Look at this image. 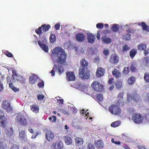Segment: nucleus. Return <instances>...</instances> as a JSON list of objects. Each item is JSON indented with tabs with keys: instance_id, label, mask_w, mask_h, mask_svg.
Instances as JSON below:
<instances>
[{
	"instance_id": "nucleus-1",
	"label": "nucleus",
	"mask_w": 149,
	"mask_h": 149,
	"mask_svg": "<svg viewBox=\"0 0 149 149\" xmlns=\"http://www.w3.org/2000/svg\"><path fill=\"white\" fill-rule=\"evenodd\" d=\"M67 54L64 49L60 47H56L53 50L51 57L57 63L63 64L66 61Z\"/></svg>"
},
{
	"instance_id": "nucleus-2",
	"label": "nucleus",
	"mask_w": 149,
	"mask_h": 149,
	"mask_svg": "<svg viewBox=\"0 0 149 149\" xmlns=\"http://www.w3.org/2000/svg\"><path fill=\"white\" fill-rule=\"evenodd\" d=\"M51 28L49 24L46 25V24H44L41 25V26L39 27L38 29H37L35 30L36 33L38 35H40L43 33H45L48 31Z\"/></svg>"
},
{
	"instance_id": "nucleus-3",
	"label": "nucleus",
	"mask_w": 149,
	"mask_h": 149,
	"mask_svg": "<svg viewBox=\"0 0 149 149\" xmlns=\"http://www.w3.org/2000/svg\"><path fill=\"white\" fill-rule=\"evenodd\" d=\"M109 111L112 114L119 115L121 113V109L118 105H112L109 108Z\"/></svg>"
},
{
	"instance_id": "nucleus-4",
	"label": "nucleus",
	"mask_w": 149,
	"mask_h": 149,
	"mask_svg": "<svg viewBox=\"0 0 149 149\" xmlns=\"http://www.w3.org/2000/svg\"><path fill=\"white\" fill-rule=\"evenodd\" d=\"M16 120L22 126H25L28 124L26 119L24 115L20 113L17 114L16 118Z\"/></svg>"
},
{
	"instance_id": "nucleus-5",
	"label": "nucleus",
	"mask_w": 149,
	"mask_h": 149,
	"mask_svg": "<svg viewBox=\"0 0 149 149\" xmlns=\"http://www.w3.org/2000/svg\"><path fill=\"white\" fill-rule=\"evenodd\" d=\"M90 71L88 69L79 70V76L82 79H88L90 77Z\"/></svg>"
},
{
	"instance_id": "nucleus-6",
	"label": "nucleus",
	"mask_w": 149,
	"mask_h": 149,
	"mask_svg": "<svg viewBox=\"0 0 149 149\" xmlns=\"http://www.w3.org/2000/svg\"><path fill=\"white\" fill-rule=\"evenodd\" d=\"M91 86L94 90L98 92L102 91L104 89L103 86L97 81H94Z\"/></svg>"
},
{
	"instance_id": "nucleus-7",
	"label": "nucleus",
	"mask_w": 149,
	"mask_h": 149,
	"mask_svg": "<svg viewBox=\"0 0 149 149\" xmlns=\"http://www.w3.org/2000/svg\"><path fill=\"white\" fill-rule=\"evenodd\" d=\"M132 120L136 123H142L143 121V118L140 113H134L132 115Z\"/></svg>"
},
{
	"instance_id": "nucleus-8",
	"label": "nucleus",
	"mask_w": 149,
	"mask_h": 149,
	"mask_svg": "<svg viewBox=\"0 0 149 149\" xmlns=\"http://www.w3.org/2000/svg\"><path fill=\"white\" fill-rule=\"evenodd\" d=\"M127 100L129 102L132 100H134L135 102L139 101L140 100V96L137 93L136 91L133 93L132 95L130 94H127Z\"/></svg>"
},
{
	"instance_id": "nucleus-9",
	"label": "nucleus",
	"mask_w": 149,
	"mask_h": 149,
	"mask_svg": "<svg viewBox=\"0 0 149 149\" xmlns=\"http://www.w3.org/2000/svg\"><path fill=\"white\" fill-rule=\"evenodd\" d=\"M55 70L56 71H58L59 74H61L64 72V69L61 65L54 64L52 70L50 72V73L51 74V75L52 76H54L55 75L54 72V70Z\"/></svg>"
},
{
	"instance_id": "nucleus-10",
	"label": "nucleus",
	"mask_w": 149,
	"mask_h": 149,
	"mask_svg": "<svg viewBox=\"0 0 149 149\" xmlns=\"http://www.w3.org/2000/svg\"><path fill=\"white\" fill-rule=\"evenodd\" d=\"M2 105L3 108L5 109L7 112H10L12 111L13 108L10 105V101H3Z\"/></svg>"
},
{
	"instance_id": "nucleus-11",
	"label": "nucleus",
	"mask_w": 149,
	"mask_h": 149,
	"mask_svg": "<svg viewBox=\"0 0 149 149\" xmlns=\"http://www.w3.org/2000/svg\"><path fill=\"white\" fill-rule=\"evenodd\" d=\"M45 134L46 138L49 141H51L54 139V134L51 130H47L45 132Z\"/></svg>"
},
{
	"instance_id": "nucleus-12",
	"label": "nucleus",
	"mask_w": 149,
	"mask_h": 149,
	"mask_svg": "<svg viewBox=\"0 0 149 149\" xmlns=\"http://www.w3.org/2000/svg\"><path fill=\"white\" fill-rule=\"evenodd\" d=\"M51 147L54 149H62L63 147V143L61 141H57L53 143Z\"/></svg>"
},
{
	"instance_id": "nucleus-13",
	"label": "nucleus",
	"mask_w": 149,
	"mask_h": 149,
	"mask_svg": "<svg viewBox=\"0 0 149 149\" xmlns=\"http://www.w3.org/2000/svg\"><path fill=\"white\" fill-rule=\"evenodd\" d=\"M81 66L79 70L87 69L88 62L84 58L82 59L80 61Z\"/></svg>"
},
{
	"instance_id": "nucleus-14",
	"label": "nucleus",
	"mask_w": 149,
	"mask_h": 149,
	"mask_svg": "<svg viewBox=\"0 0 149 149\" xmlns=\"http://www.w3.org/2000/svg\"><path fill=\"white\" fill-rule=\"evenodd\" d=\"M88 42L89 43H93L95 39V36L91 33H87Z\"/></svg>"
},
{
	"instance_id": "nucleus-15",
	"label": "nucleus",
	"mask_w": 149,
	"mask_h": 149,
	"mask_svg": "<svg viewBox=\"0 0 149 149\" xmlns=\"http://www.w3.org/2000/svg\"><path fill=\"white\" fill-rule=\"evenodd\" d=\"M1 126L5 128L6 126L7 119L4 115H1L0 117Z\"/></svg>"
},
{
	"instance_id": "nucleus-16",
	"label": "nucleus",
	"mask_w": 149,
	"mask_h": 149,
	"mask_svg": "<svg viewBox=\"0 0 149 149\" xmlns=\"http://www.w3.org/2000/svg\"><path fill=\"white\" fill-rule=\"evenodd\" d=\"M110 61L113 64L117 63L118 61V56L115 54L111 55L110 57Z\"/></svg>"
},
{
	"instance_id": "nucleus-17",
	"label": "nucleus",
	"mask_w": 149,
	"mask_h": 149,
	"mask_svg": "<svg viewBox=\"0 0 149 149\" xmlns=\"http://www.w3.org/2000/svg\"><path fill=\"white\" fill-rule=\"evenodd\" d=\"M76 40L79 42H83L85 39V36L82 33H77L75 37Z\"/></svg>"
},
{
	"instance_id": "nucleus-18",
	"label": "nucleus",
	"mask_w": 149,
	"mask_h": 149,
	"mask_svg": "<svg viewBox=\"0 0 149 149\" xmlns=\"http://www.w3.org/2000/svg\"><path fill=\"white\" fill-rule=\"evenodd\" d=\"M104 69L102 68H97L96 72V76L98 77L102 76L104 73Z\"/></svg>"
},
{
	"instance_id": "nucleus-19",
	"label": "nucleus",
	"mask_w": 149,
	"mask_h": 149,
	"mask_svg": "<svg viewBox=\"0 0 149 149\" xmlns=\"http://www.w3.org/2000/svg\"><path fill=\"white\" fill-rule=\"evenodd\" d=\"M68 81H73L75 79V77L73 72H69L66 73Z\"/></svg>"
},
{
	"instance_id": "nucleus-20",
	"label": "nucleus",
	"mask_w": 149,
	"mask_h": 149,
	"mask_svg": "<svg viewBox=\"0 0 149 149\" xmlns=\"http://www.w3.org/2000/svg\"><path fill=\"white\" fill-rule=\"evenodd\" d=\"M37 79V76L35 74H33L29 77V83L31 84H34L36 82Z\"/></svg>"
},
{
	"instance_id": "nucleus-21",
	"label": "nucleus",
	"mask_w": 149,
	"mask_h": 149,
	"mask_svg": "<svg viewBox=\"0 0 149 149\" xmlns=\"http://www.w3.org/2000/svg\"><path fill=\"white\" fill-rule=\"evenodd\" d=\"M38 44L40 47L45 52H47L49 49L48 47L45 45L42 42L39 41H38Z\"/></svg>"
},
{
	"instance_id": "nucleus-22",
	"label": "nucleus",
	"mask_w": 149,
	"mask_h": 149,
	"mask_svg": "<svg viewBox=\"0 0 149 149\" xmlns=\"http://www.w3.org/2000/svg\"><path fill=\"white\" fill-rule=\"evenodd\" d=\"M138 25L139 26H142V29L143 30H145L148 32L149 31V26L146 24L144 22H142L139 23L138 24Z\"/></svg>"
},
{
	"instance_id": "nucleus-23",
	"label": "nucleus",
	"mask_w": 149,
	"mask_h": 149,
	"mask_svg": "<svg viewBox=\"0 0 149 149\" xmlns=\"http://www.w3.org/2000/svg\"><path fill=\"white\" fill-rule=\"evenodd\" d=\"M30 108L31 110L33 112L36 113L39 112V107L37 104H34L31 106Z\"/></svg>"
},
{
	"instance_id": "nucleus-24",
	"label": "nucleus",
	"mask_w": 149,
	"mask_h": 149,
	"mask_svg": "<svg viewBox=\"0 0 149 149\" xmlns=\"http://www.w3.org/2000/svg\"><path fill=\"white\" fill-rule=\"evenodd\" d=\"M28 130L30 133L33 134L31 137L32 139L36 138L37 136L39 134V132H34V130L31 127H29Z\"/></svg>"
},
{
	"instance_id": "nucleus-25",
	"label": "nucleus",
	"mask_w": 149,
	"mask_h": 149,
	"mask_svg": "<svg viewBox=\"0 0 149 149\" xmlns=\"http://www.w3.org/2000/svg\"><path fill=\"white\" fill-rule=\"evenodd\" d=\"M102 41L105 43L107 44L110 43L111 42V39L106 36H104L102 37Z\"/></svg>"
},
{
	"instance_id": "nucleus-26",
	"label": "nucleus",
	"mask_w": 149,
	"mask_h": 149,
	"mask_svg": "<svg viewBox=\"0 0 149 149\" xmlns=\"http://www.w3.org/2000/svg\"><path fill=\"white\" fill-rule=\"evenodd\" d=\"M112 74L113 77L117 78H119L121 75L119 71L116 68L112 71Z\"/></svg>"
},
{
	"instance_id": "nucleus-27",
	"label": "nucleus",
	"mask_w": 149,
	"mask_h": 149,
	"mask_svg": "<svg viewBox=\"0 0 149 149\" xmlns=\"http://www.w3.org/2000/svg\"><path fill=\"white\" fill-rule=\"evenodd\" d=\"M75 144L77 146H79L83 144L84 142L83 139L82 138L76 137L75 139Z\"/></svg>"
},
{
	"instance_id": "nucleus-28",
	"label": "nucleus",
	"mask_w": 149,
	"mask_h": 149,
	"mask_svg": "<svg viewBox=\"0 0 149 149\" xmlns=\"http://www.w3.org/2000/svg\"><path fill=\"white\" fill-rule=\"evenodd\" d=\"M19 137L22 141L24 140L25 138L26 137V134L25 131L22 130L19 133Z\"/></svg>"
},
{
	"instance_id": "nucleus-29",
	"label": "nucleus",
	"mask_w": 149,
	"mask_h": 149,
	"mask_svg": "<svg viewBox=\"0 0 149 149\" xmlns=\"http://www.w3.org/2000/svg\"><path fill=\"white\" fill-rule=\"evenodd\" d=\"M95 146L98 149L101 148L103 147L102 141L101 140H99L97 142L95 141Z\"/></svg>"
},
{
	"instance_id": "nucleus-30",
	"label": "nucleus",
	"mask_w": 149,
	"mask_h": 149,
	"mask_svg": "<svg viewBox=\"0 0 149 149\" xmlns=\"http://www.w3.org/2000/svg\"><path fill=\"white\" fill-rule=\"evenodd\" d=\"M142 60L143 65L145 66L149 67V57H146Z\"/></svg>"
},
{
	"instance_id": "nucleus-31",
	"label": "nucleus",
	"mask_w": 149,
	"mask_h": 149,
	"mask_svg": "<svg viewBox=\"0 0 149 149\" xmlns=\"http://www.w3.org/2000/svg\"><path fill=\"white\" fill-rule=\"evenodd\" d=\"M65 142L67 145H70L72 143V139L68 136H65Z\"/></svg>"
},
{
	"instance_id": "nucleus-32",
	"label": "nucleus",
	"mask_w": 149,
	"mask_h": 149,
	"mask_svg": "<svg viewBox=\"0 0 149 149\" xmlns=\"http://www.w3.org/2000/svg\"><path fill=\"white\" fill-rule=\"evenodd\" d=\"M136 64L135 62H133L131 63L130 66V69L132 72H136L137 71L136 69Z\"/></svg>"
},
{
	"instance_id": "nucleus-33",
	"label": "nucleus",
	"mask_w": 149,
	"mask_h": 149,
	"mask_svg": "<svg viewBox=\"0 0 149 149\" xmlns=\"http://www.w3.org/2000/svg\"><path fill=\"white\" fill-rule=\"evenodd\" d=\"M137 52L136 49L133 48L132 49L130 52V56L132 58H133Z\"/></svg>"
},
{
	"instance_id": "nucleus-34",
	"label": "nucleus",
	"mask_w": 149,
	"mask_h": 149,
	"mask_svg": "<svg viewBox=\"0 0 149 149\" xmlns=\"http://www.w3.org/2000/svg\"><path fill=\"white\" fill-rule=\"evenodd\" d=\"M13 130L12 128H8L6 131V134L7 136L10 137L12 136L13 134Z\"/></svg>"
},
{
	"instance_id": "nucleus-35",
	"label": "nucleus",
	"mask_w": 149,
	"mask_h": 149,
	"mask_svg": "<svg viewBox=\"0 0 149 149\" xmlns=\"http://www.w3.org/2000/svg\"><path fill=\"white\" fill-rule=\"evenodd\" d=\"M119 26L118 24H114L112 26L111 30L115 32L118 31L119 29Z\"/></svg>"
},
{
	"instance_id": "nucleus-36",
	"label": "nucleus",
	"mask_w": 149,
	"mask_h": 149,
	"mask_svg": "<svg viewBox=\"0 0 149 149\" xmlns=\"http://www.w3.org/2000/svg\"><path fill=\"white\" fill-rule=\"evenodd\" d=\"M56 40L55 35L53 34H51L49 37L50 42L51 43H53L55 42Z\"/></svg>"
},
{
	"instance_id": "nucleus-37",
	"label": "nucleus",
	"mask_w": 149,
	"mask_h": 149,
	"mask_svg": "<svg viewBox=\"0 0 149 149\" xmlns=\"http://www.w3.org/2000/svg\"><path fill=\"white\" fill-rule=\"evenodd\" d=\"M146 45L144 43H141L139 44L137 46L138 49L139 50H144L146 48Z\"/></svg>"
},
{
	"instance_id": "nucleus-38",
	"label": "nucleus",
	"mask_w": 149,
	"mask_h": 149,
	"mask_svg": "<svg viewBox=\"0 0 149 149\" xmlns=\"http://www.w3.org/2000/svg\"><path fill=\"white\" fill-rule=\"evenodd\" d=\"M121 122L120 121H117L112 123L111 124V127H116L118 126L120 124Z\"/></svg>"
},
{
	"instance_id": "nucleus-39",
	"label": "nucleus",
	"mask_w": 149,
	"mask_h": 149,
	"mask_svg": "<svg viewBox=\"0 0 149 149\" xmlns=\"http://www.w3.org/2000/svg\"><path fill=\"white\" fill-rule=\"evenodd\" d=\"M16 79V80L17 81H19V82L22 83H24L25 82V78L23 77L22 76L19 75L17 77Z\"/></svg>"
},
{
	"instance_id": "nucleus-40",
	"label": "nucleus",
	"mask_w": 149,
	"mask_h": 149,
	"mask_svg": "<svg viewBox=\"0 0 149 149\" xmlns=\"http://www.w3.org/2000/svg\"><path fill=\"white\" fill-rule=\"evenodd\" d=\"M144 79L146 83L149 82V73L148 72H146L144 73Z\"/></svg>"
},
{
	"instance_id": "nucleus-41",
	"label": "nucleus",
	"mask_w": 149,
	"mask_h": 149,
	"mask_svg": "<svg viewBox=\"0 0 149 149\" xmlns=\"http://www.w3.org/2000/svg\"><path fill=\"white\" fill-rule=\"evenodd\" d=\"M123 38L125 40H129L131 38V35L129 33H127L123 36Z\"/></svg>"
},
{
	"instance_id": "nucleus-42",
	"label": "nucleus",
	"mask_w": 149,
	"mask_h": 149,
	"mask_svg": "<svg viewBox=\"0 0 149 149\" xmlns=\"http://www.w3.org/2000/svg\"><path fill=\"white\" fill-rule=\"evenodd\" d=\"M96 100L98 102H101L103 100V97L102 95L99 94L96 95L95 97Z\"/></svg>"
},
{
	"instance_id": "nucleus-43",
	"label": "nucleus",
	"mask_w": 149,
	"mask_h": 149,
	"mask_svg": "<svg viewBox=\"0 0 149 149\" xmlns=\"http://www.w3.org/2000/svg\"><path fill=\"white\" fill-rule=\"evenodd\" d=\"M130 70L129 67H125L123 70V73L125 75H127L129 73Z\"/></svg>"
},
{
	"instance_id": "nucleus-44",
	"label": "nucleus",
	"mask_w": 149,
	"mask_h": 149,
	"mask_svg": "<svg viewBox=\"0 0 149 149\" xmlns=\"http://www.w3.org/2000/svg\"><path fill=\"white\" fill-rule=\"evenodd\" d=\"M135 82V79L133 77H131L128 80V82L129 84H132Z\"/></svg>"
},
{
	"instance_id": "nucleus-45",
	"label": "nucleus",
	"mask_w": 149,
	"mask_h": 149,
	"mask_svg": "<svg viewBox=\"0 0 149 149\" xmlns=\"http://www.w3.org/2000/svg\"><path fill=\"white\" fill-rule=\"evenodd\" d=\"M4 54L7 56L11 58L13 57V55L12 54L7 50H6L4 52Z\"/></svg>"
},
{
	"instance_id": "nucleus-46",
	"label": "nucleus",
	"mask_w": 149,
	"mask_h": 149,
	"mask_svg": "<svg viewBox=\"0 0 149 149\" xmlns=\"http://www.w3.org/2000/svg\"><path fill=\"white\" fill-rule=\"evenodd\" d=\"M129 47L127 44H125L124 46L123 47L122 51L124 52L126 51H128L129 49Z\"/></svg>"
},
{
	"instance_id": "nucleus-47",
	"label": "nucleus",
	"mask_w": 149,
	"mask_h": 149,
	"mask_svg": "<svg viewBox=\"0 0 149 149\" xmlns=\"http://www.w3.org/2000/svg\"><path fill=\"white\" fill-rule=\"evenodd\" d=\"M38 86L39 87H43L44 86V82L43 81L41 80L38 84Z\"/></svg>"
},
{
	"instance_id": "nucleus-48",
	"label": "nucleus",
	"mask_w": 149,
	"mask_h": 149,
	"mask_svg": "<svg viewBox=\"0 0 149 149\" xmlns=\"http://www.w3.org/2000/svg\"><path fill=\"white\" fill-rule=\"evenodd\" d=\"M122 86V83L121 82H117L116 83V87L118 88H120Z\"/></svg>"
},
{
	"instance_id": "nucleus-49",
	"label": "nucleus",
	"mask_w": 149,
	"mask_h": 149,
	"mask_svg": "<svg viewBox=\"0 0 149 149\" xmlns=\"http://www.w3.org/2000/svg\"><path fill=\"white\" fill-rule=\"evenodd\" d=\"M87 149H95L93 145L91 143H89L87 146Z\"/></svg>"
},
{
	"instance_id": "nucleus-50",
	"label": "nucleus",
	"mask_w": 149,
	"mask_h": 149,
	"mask_svg": "<svg viewBox=\"0 0 149 149\" xmlns=\"http://www.w3.org/2000/svg\"><path fill=\"white\" fill-rule=\"evenodd\" d=\"M103 27V24L102 23H98L96 24V27L98 29H102Z\"/></svg>"
},
{
	"instance_id": "nucleus-51",
	"label": "nucleus",
	"mask_w": 149,
	"mask_h": 149,
	"mask_svg": "<svg viewBox=\"0 0 149 149\" xmlns=\"http://www.w3.org/2000/svg\"><path fill=\"white\" fill-rule=\"evenodd\" d=\"M38 99L39 100H42L44 98V96L43 95H37Z\"/></svg>"
},
{
	"instance_id": "nucleus-52",
	"label": "nucleus",
	"mask_w": 149,
	"mask_h": 149,
	"mask_svg": "<svg viewBox=\"0 0 149 149\" xmlns=\"http://www.w3.org/2000/svg\"><path fill=\"white\" fill-rule=\"evenodd\" d=\"M111 141L112 143L120 145L121 144V142L120 141H115L113 139H112Z\"/></svg>"
},
{
	"instance_id": "nucleus-53",
	"label": "nucleus",
	"mask_w": 149,
	"mask_h": 149,
	"mask_svg": "<svg viewBox=\"0 0 149 149\" xmlns=\"http://www.w3.org/2000/svg\"><path fill=\"white\" fill-rule=\"evenodd\" d=\"M10 149H19V146L17 145H13Z\"/></svg>"
},
{
	"instance_id": "nucleus-54",
	"label": "nucleus",
	"mask_w": 149,
	"mask_h": 149,
	"mask_svg": "<svg viewBox=\"0 0 149 149\" xmlns=\"http://www.w3.org/2000/svg\"><path fill=\"white\" fill-rule=\"evenodd\" d=\"M63 99H59L57 100V102L59 103V105H62L63 104Z\"/></svg>"
},
{
	"instance_id": "nucleus-55",
	"label": "nucleus",
	"mask_w": 149,
	"mask_h": 149,
	"mask_svg": "<svg viewBox=\"0 0 149 149\" xmlns=\"http://www.w3.org/2000/svg\"><path fill=\"white\" fill-rule=\"evenodd\" d=\"M145 102H149V93L146 94L145 99Z\"/></svg>"
},
{
	"instance_id": "nucleus-56",
	"label": "nucleus",
	"mask_w": 149,
	"mask_h": 149,
	"mask_svg": "<svg viewBox=\"0 0 149 149\" xmlns=\"http://www.w3.org/2000/svg\"><path fill=\"white\" fill-rule=\"evenodd\" d=\"M149 53V49H146L144 50V54L145 56H146Z\"/></svg>"
},
{
	"instance_id": "nucleus-57",
	"label": "nucleus",
	"mask_w": 149,
	"mask_h": 149,
	"mask_svg": "<svg viewBox=\"0 0 149 149\" xmlns=\"http://www.w3.org/2000/svg\"><path fill=\"white\" fill-rule=\"evenodd\" d=\"M3 86L1 81H0V92L2 91L3 89Z\"/></svg>"
},
{
	"instance_id": "nucleus-58",
	"label": "nucleus",
	"mask_w": 149,
	"mask_h": 149,
	"mask_svg": "<svg viewBox=\"0 0 149 149\" xmlns=\"http://www.w3.org/2000/svg\"><path fill=\"white\" fill-rule=\"evenodd\" d=\"M60 26L59 24H56L54 26V28L56 30H58L60 28Z\"/></svg>"
},
{
	"instance_id": "nucleus-59",
	"label": "nucleus",
	"mask_w": 149,
	"mask_h": 149,
	"mask_svg": "<svg viewBox=\"0 0 149 149\" xmlns=\"http://www.w3.org/2000/svg\"><path fill=\"white\" fill-rule=\"evenodd\" d=\"M103 53L105 55H107L109 54V50L107 49H104L103 51Z\"/></svg>"
},
{
	"instance_id": "nucleus-60",
	"label": "nucleus",
	"mask_w": 149,
	"mask_h": 149,
	"mask_svg": "<svg viewBox=\"0 0 149 149\" xmlns=\"http://www.w3.org/2000/svg\"><path fill=\"white\" fill-rule=\"evenodd\" d=\"M126 31L127 32L129 33H133L134 32V31L130 28H129L127 29Z\"/></svg>"
},
{
	"instance_id": "nucleus-61",
	"label": "nucleus",
	"mask_w": 149,
	"mask_h": 149,
	"mask_svg": "<svg viewBox=\"0 0 149 149\" xmlns=\"http://www.w3.org/2000/svg\"><path fill=\"white\" fill-rule=\"evenodd\" d=\"M114 80V79L113 78H110L108 81V83L110 85L112 83H113V81Z\"/></svg>"
},
{
	"instance_id": "nucleus-62",
	"label": "nucleus",
	"mask_w": 149,
	"mask_h": 149,
	"mask_svg": "<svg viewBox=\"0 0 149 149\" xmlns=\"http://www.w3.org/2000/svg\"><path fill=\"white\" fill-rule=\"evenodd\" d=\"M123 96V93H119L117 97L119 98H122Z\"/></svg>"
},
{
	"instance_id": "nucleus-63",
	"label": "nucleus",
	"mask_w": 149,
	"mask_h": 149,
	"mask_svg": "<svg viewBox=\"0 0 149 149\" xmlns=\"http://www.w3.org/2000/svg\"><path fill=\"white\" fill-rule=\"evenodd\" d=\"M52 118H53V119L52 121H51V122H54L56 121V117L55 116H52Z\"/></svg>"
},
{
	"instance_id": "nucleus-64",
	"label": "nucleus",
	"mask_w": 149,
	"mask_h": 149,
	"mask_svg": "<svg viewBox=\"0 0 149 149\" xmlns=\"http://www.w3.org/2000/svg\"><path fill=\"white\" fill-rule=\"evenodd\" d=\"M9 87L10 88H11L12 90L13 88L15 87L13 85V84L12 83H10L9 84Z\"/></svg>"
}]
</instances>
